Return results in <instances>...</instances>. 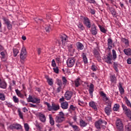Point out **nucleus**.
<instances>
[{"label": "nucleus", "mask_w": 131, "mask_h": 131, "mask_svg": "<svg viewBox=\"0 0 131 131\" xmlns=\"http://www.w3.org/2000/svg\"><path fill=\"white\" fill-rule=\"evenodd\" d=\"M45 105H47L48 107V110L49 111H58L59 109H60V105L59 104H55V103H52V105H51L48 102H46L44 103Z\"/></svg>", "instance_id": "obj_1"}, {"label": "nucleus", "mask_w": 131, "mask_h": 131, "mask_svg": "<svg viewBox=\"0 0 131 131\" xmlns=\"http://www.w3.org/2000/svg\"><path fill=\"white\" fill-rule=\"evenodd\" d=\"M65 115H64V113L62 112H59V116H57L55 117V122L57 123H62L64 120H65Z\"/></svg>", "instance_id": "obj_2"}, {"label": "nucleus", "mask_w": 131, "mask_h": 131, "mask_svg": "<svg viewBox=\"0 0 131 131\" xmlns=\"http://www.w3.org/2000/svg\"><path fill=\"white\" fill-rule=\"evenodd\" d=\"M116 126L118 131H123V123L120 119H117L116 121Z\"/></svg>", "instance_id": "obj_3"}, {"label": "nucleus", "mask_w": 131, "mask_h": 131, "mask_svg": "<svg viewBox=\"0 0 131 131\" xmlns=\"http://www.w3.org/2000/svg\"><path fill=\"white\" fill-rule=\"evenodd\" d=\"M100 95L102 97V100L104 101V102H105L106 105H108V103H110L111 104H112V101H110L109 98L107 97V95L106 94H105V93H104V92L101 91L100 92Z\"/></svg>", "instance_id": "obj_4"}, {"label": "nucleus", "mask_w": 131, "mask_h": 131, "mask_svg": "<svg viewBox=\"0 0 131 131\" xmlns=\"http://www.w3.org/2000/svg\"><path fill=\"white\" fill-rule=\"evenodd\" d=\"M106 124H107V122L102 119H99L95 122V126L97 129H101V126H104Z\"/></svg>", "instance_id": "obj_5"}, {"label": "nucleus", "mask_w": 131, "mask_h": 131, "mask_svg": "<svg viewBox=\"0 0 131 131\" xmlns=\"http://www.w3.org/2000/svg\"><path fill=\"white\" fill-rule=\"evenodd\" d=\"M75 61H76V59L74 57H70L68 58L67 61V66L70 68H71V67H73V66H74V64H75Z\"/></svg>", "instance_id": "obj_6"}, {"label": "nucleus", "mask_w": 131, "mask_h": 131, "mask_svg": "<svg viewBox=\"0 0 131 131\" xmlns=\"http://www.w3.org/2000/svg\"><path fill=\"white\" fill-rule=\"evenodd\" d=\"M28 102H31L33 104H39L40 103V99L29 95Z\"/></svg>", "instance_id": "obj_7"}, {"label": "nucleus", "mask_w": 131, "mask_h": 131, "mask_svg": "<svg viewBox=\"0 0 131 131\" xmlns=\"http://www.w3.org/2000/svg\"><path fill=\"white\" fill-rule=\"evenodd\" d=\"M122 107L123 108V110L125 113V114L131 120V111L130 110L127 108V107L125 106V105L122 104Z\"/></svg>", "instance_id": "obj_8"}, {"label": "nucleus", "mask_w": 131, "mask_h": 131, "mask_svg": "<svg viewBox=\"0 0 131 131\" xmlns=\"http://www.w3.org/2000/svg\"><path fill=\"white\" fill-rule=\"evenodd\" d=\"M111 103H108L107 106L104 108V112L105 114H107L108 116L111 114V112H112V108Z\"/></svg>", "instance_id": "obj_9"}, {"label": "nucleus", "mask_w": 131, "mask_h": 131, "mask_svg": "<svg viewBox=\"0 0 131 131\" xmlns=\"http://www.w3.org/2000/svg\"><path fill=\"white\" fill-rule=\"evenodd\" d=\"M83 24L85 25L86 27L87 28H91L92 26V24L91 23V20H90V19H89L88 17H83Z\"/></svg>", "instance_id": "obj_10"}, {"label": "nucleus", "mask_w": 131, "mask_h": 131, "mask_svg": "<svg viewBox=\"0 0 131 131\" xmlns=\"http://www.w3.org/2000/svg\"><path fill=\"white\" fill-rule=\"evenodd\" d=\"M26 55H27L26 49H25V47H23L20 54V59H22V60H25V59H26Z\"/></svg>", "instance_id": "obj_11"}, {"label": "nucleus", "mask_w": 131, "mask_h": 131, "mask_svg": "<svg viewBox=\"0 0 131 131\" xmlns=\"http://www.w3.org/2000/svg\"><path fill=\"white\" fill-rule=\"evenodd\" d=\"M9 128L10 129H17L19 130V129H22V126L19 124H12L9 126Z\"/></svg>", "instance_id": "obj_12"}, {"label": "nucleus", "mask_w": 131, "mask_h": 131, "mask_svg": "<svg viewBox=\"0 0 131 131\" xmlns=\"http://www.w3.org/2000/svg\"><path fill=\"white\" fill-rule=\"evenodd\" d=\"M90 32L92 35H97L98 34V29H97V26L95 24H92Z\"/></svg>", "instance_id": "obj_13"}, {"label": "nucleus", "mask_w": 131, "mask_h": 131, "mask_svg": "<svg viewBox=\"0 0 131 131\" xmlns=\"http://www.w3.org/2000/svg\"><path fill=\"white\" fill-rule=\"evenodd\" d=\"M37 116H38L40 121L41 122H43V123H45L47 120V117H46V115L45 114H42V113H38Z\"/></svg>", "instance_id": "obj_14"}, {"label": "nucleus", "mask_w": 131, "mask_h": 131, "mask_svg": "<svg viewBox=\"0 0 131 131\" xmlns=\"http://www.w3.org/2000/svg\"><path fill=\"white\" fill-rule=\"evenodd\" d=\"M105 62L106 63H107V64H112V55L111 53H109L107 55V56L104 58Z\"/></svg>", "instance_id": "obj_15"}, {"label": "nucleus", "mask_w": 131, "mask_h": 131, "mask_svg": "<svg viewBox=\"0 0 131 131\" xmlns=\"http://www.w3.org/2000/svg\"><path fill=\"white\" fill-rule=\"evenodd\" d=\"M61 39L62 46H66V45H67V41H68V39H67V36H66V35H63V36H61Z\"/></svg>", "instance_id": "obj_16"}, {"label": "nucleus", "mask_w": 131, "mask_h": 131, "mask_svg": "<svg viewBox=\"0 0 131 131\" xmlns=\"http://www.w3.org/2000/svg\"><path fill=\"white\" fill-rule=\"evenodd\" d=\"M60 106L62 109L63 110H66V109H68V106H69V104H68V102L65 101L61 102L60 103Z\"/></svg>", "instance_id": "obj_17"}, {"label": "nucleus", "mask_w": 131, "mask_h": 131, "mask_svg": "<svg viewBox=\"0 0 131 131\" xmlns=\"http://www.w3.org/2000/svg\"><path fill=\"white\" fill-rule=\"evenodd\" d=\"M94 84L91 83L90 85H89V92L91 98H93V93H94Z\"/></svg>", "instance_id": "obj_18"}, {"label": "nucleus", "mask_w": 131, "mask_h": 131, "mask_svg": "<svg viewBox=\"0 0 131 131\" xmlns=\"http://www.w3.org/2000/svg\"><path fill=\"white\" fill-rule=\"evenodd\" d=\"M64 97L67 100H70L71 97H72V92L70 91H67L64 94Z\"/></svg>", "instance_id": "obj_19"}, {"label": "nucleus", "mask_w": 131, "mask_h": 131, "mask_svg": "<svg viewBox=\"0 0 131 131\" xmlns=\"http://www.w3.org/2000/svg\"><path fill=\"white\" fill-rule=\"evenodd\" d=\"M3 20L4 21H5L6 24L7 26V28L10 30L11 29H12V24H11V22H10V21H9V20L6 19V18H3Z\"/></svg>", "instance_id": "obj_20"}, {"label": "nucleus", "mask_w": 131, "mask_h": 131, "mask_svg": "<svg viewBox=\"0 0 131 131\" xmlns=\"http://www.w3.org/2000/svg\"><path fill=\"white\" fill-rule=\"evenodd\" d=\"M89 106L91 107L92 109H94L95 111L98 110V108L97 107V105L96 103L94 101H91L89 102Z\"/></svg>", "instance_id": "obj_21"}, {"label": "nucleus", "mask_w": 131, "mask_h": 131, "mask_svg": "<svg viewBox=\"0 0 131 131\" xmlns=\"http://www.w3.org/2000/svg\"><path fill=\"white\" fill-rule=\"evenodd\" d=\"M76 46L77 47V50L79 51H82V50H83L84 48V46H83V45L80 43V42H77Z\"/></svg>", "instance_id": "obj_22"}, {"label": "nucleus", "mask_w": 131, "mask_h": 131, "mask_svg": "<svg viewBox=\"0 0 131 131\" xmlns=\"http://www.w3.org/2000/svg\"><path fill=\"white\" fill-rule=\"evenodd\" d=\"M113 46V41L111 38L107 39V47L109 50L112 49V46Z\"/></svg>", "instance_id": "obj_23"}, {"label": "nucleus", "mask_w": 131, "mask_h": 131, "mask_svg": "<svg viewBox=\"0 0 131 131\" xmlns=\"http://www.w3.org/2000/svg\"><path fill=\"white\" fill-rule=\"evenodd\" d=\"M121 41L125 44L126 48H128V47H129V42L128 41V40L127 39L125 38H122Z\"/></svg>", "instance_id": "obj_24"}, {"label": "nucleus", "mask_w": 131, "mask_h": 131, "mask_svg": "<svg viewBox=\"0 0 131 131\" xmlns=\"http://www.w3.org/2000/svg\"><path fill=\"white\" fill-rule=\"evenodd\" d=\"M46 79L47 80V82L49 85L52 86V85H53V84H54V80H53V79L49 78V76H47L46 77Z\"/></svg>", "instance_id": "obj_25"}, {"label": "nucleus", "mask_w": 131, "mask_h": 131, "mask_svg": "<svg viewBox=\"0 0 131 131\" xmlns=\"http://www.w3.org/2000/svg\"><path fill=\"white\" fill-rule=\"evenodd\" d=\"M123 52L126 56H131V49L126 48L124 49Z\"/></svg>", "instance_id": "obj_26"}, {"label": "nucleus", "mask_w": 131, "mask_h": 131, "mask_svg": "<svg viewBox=\"0 0 131 131\" xmlns=\"http://www.w3.org/2000/svg\"><path fill=\"white\" fill-rule=\"evenodd\" d=\"M88 125V123L85 122V121L83 120H81L80 121V126L81 127H85Z\"/></svg>", "instance_id": "obj_27"}, {"label": "nucleus", "mask_w": 131, "mask_h": 131, "mask_svg": "<svg viewBox=\"0 0 131 131\" xmlns=\"http://www.w3.org/2000/svg\"><path fill=\"white\" fill-rule=\"evenodd\" d=\"M119 90L121 95H123V94H124V89L122 88V85L121 83H119Z\"/></svg>", "instance_id": "obj_28"}, {"label": "nucleus", "mask_w": 131, "mask_h": 131, "mask_svg": "<svg viewBox=\"0 0 131 131\" xmlns=\"http://www.w3.org/2000/svg\"><path fill=\"white\" fill-rule=\"evenodd\" d=\"M111 81V82H113L114 83H116V77H115V75H113L110 76Z\"/></svg>", "instance_id": "obj_29"}, {"label": "nucleus", "mask_w": 131, "mask_h": 131, "mask_svg": "<svg viewBox=\"0 0 131 131\" xmlns=\"http://www.w3.org/2000/svg\"><path fill=\"white\" fill-rule=\"evenodd\" d=\"M0 88H1V89L7 88V83L6 82V81H2V82L0 83Z\"/></svg>", "instance_id": "obj_30"}, {"label": "nucleus", "mask_w": 131, "mask_h": 131, "mask_svg": "<svg viewBox=\"0 0 131 131\" xmlns=\"http://www.w3.org/2000/svg\"><path fill=\"white\" fill-rule=\"evenodd\" d=\"M120 107V106L119 105V104H117V103L115 104V105L113 108V111H115V112L118 111V110H119Z\"/></svg>", "instance_id": "obj_31"}, {"label": "nucleus", "mask_w": 131, "mask_h": 131, "mask_svg": "<svg viewBox=\"0 0 131 131\" xmlns=\"http://www.w3.org/2000/svg\"><path fill=\"white\" fill-rule=\"evenodd\" d=\"M75 85L76 88H78L80 85V79L78 78L74 81Z\"/></svg>", "instance_id": "obj_32"}, {"label": "nucleus", "mask_w": 131, "mask_h": 131, "mask_svg": "<svg viewBox=\"0 0 131 131\" xmlns=\"http://www.w3.org/2000/svg\"><path fill=\"white\" fill-rule=\"evenodd\" d=\"M94 56L97 60H100L101 59V56L100 55V53L98 51L94 52Z\"/></svg>", "instance_id": "obj_33"}, {"label": "nucleus", "mask_w": 131, "mask_h": 131, "mask_svg": "<svg viewBox=\"0 0 131 131\" xmlns=\"http://www.w3.org/2000/svg\"><path fill=\"white\" fill-rule=\"evenodd\" d=\"M82 57L83 58V61L84 64H88V58H86V55H85V54L82 53Z\"/></svg>", "instance_id": "obj_34"}, {"label": "nucleus", "mask_w": 131, "mask_h": 131, "mask_svg": "<svg viewBox=\"0 0 131 131\" xmlns=\"http://www.w3.org/2000/svg\"><path fill=\"white\" fill-rule=\"evenodd\" d=\"M124 99L127 106L131 108V103L129 100H128V99L126 97H125Z\"/></svg>", "instance_id": "obj_35"}, {"label": "nucleus", "mask_w": 131, "mask_h": 131, "mask_svg": "<svg viewBox=\"0 0 131 131\" xmlns=\"http://www.w3.org/2000/svg\"><path fill=\"white\" fill-rule=\"evenodd\" d=\"M49 119H50V123L51 125H54L55 124V121H54V119L53 117H52V115H49Z\"/></svg>", "instance_id": "obj_36"}, {"label": "nucleus", "mask_w": 131, "mask_h": 131, "mask_svg": "<svg viewBox=\"0 0 131 131\" xmlns=\"http://www.w3.org/2000/svg\"><path fill=\"white\" fill-rule=\"evenodd\" d=\"M112 54H113V59L114 61H115L116 58H117V55L116 54V51L115 50L113 49L112 50Z\"/></svg>", "instance_id": "obj_37"}, {"label": "nucleus", "mask_w": 131, "mask_h": 131, "mask_svg": "<svg viewBox=\"0 0 131 131\" xmlns=\"http://www.w3.org/2000/svg\"><path fill=\"white\" fill-rule=\"evenodd\" d=\"M15 92L16 93V95H17V96L18 97H19L20 98L24 97V95H23V94H22V93H21V92H20V91H19L18 90H15Z\"/></svg>", "instance_id": "obj_38"}, {"label": "nucleus", "mask_w": 131, "mask_h": 131, "mask_svg": "<svg viewBox=\"0 0 131 131\" xmlns=\"http://www.w3.org/2000/svg\"><path fill=\"white\" fill-rule=\"evenodd\" d=\"M12 100L14 103H19V99L16 96H13L12 97Z\"/></svg>", "instance_id": "obj_39"}, {"label": "nucleus", "mask_w": 131, "mask_h": 131, "mask_svg": "<svg viewBox=\"0 0 131 131\" xmlns=\"http://www.w3.org/2000/svg\"><path fill=\"white\" fill-rule=\"evenodd\" d=\"M0 100L1 101H5L6 100V96L4 94L0 93Z\"/></svg>", "instance_id": "obj_40"}, {"label": "nucleus", "mask_w": 131, "mask_h": 131, "mask_svg": "<svg viewBox=\"0 0 131 131\" xmlns=\"http://www.w3.org/2000/svg\"><path fill=\"white\" fill-rule=\"evenodd\" d=\"M24 128L26 131H29L30 127L29 126V125L28 124V123H25Z\"/></svg>", "instance_id": "obj_41"}, {"label": "nucleus", "mask_w": 131, "mask_h": 131, "mask_svg": "<svg viewBox=\"0 0 131 131\" xmlns=\"http://www.w3.org/2000/svg\"><path fill=\"white\" fill-rule=\"evenodd\" d=\"M19 54V50L16 49H13V55L14 57H17V55Z\"/></svg>", "instance_id": "obj_42"}, {"label": "nucleus", "mask_w": 131, "mask_h": 131, "mask_svg": "<svg viewBox=\"0 0 131 131\" xmlns=\"http://www.w3.org/2000/svg\"><path fill=\"white\" fill-rule=\"evenodd\" d=\"M99 27L100 28V31H101V32H103V33H106V32H107V31L106 30V29H105V28H104L103 27L99 26Z\"/></svg>", "instance_id": "obj_43"}, {"label": "nucleus", "mask_w": 131, "mask_h": 131, "mask_svg": "<svg viewBox=\"0 0 131 131\" xmlns=\"http://www.w3.org/2000/svg\"><path fill=\"white\" fill-rule=\"evenodd\" d=\"M78 27L79 28L80 30H84V27L83 25L81 23H79L78 24Z\"/></svg>", "instance_id": "obj_44"}, {"label": "nucleus", "mask_w": 131, "mask_h": 131, "mask_svg": "<svg viewBox=\"0 0 131 131\" xmlns=\"http://www.w3.org/2000/svg\"><path fill=\"white\" fill-rule=\"evenodd\" d=\"M125 128L127 131H131V126L129 124V123H128L127 125L125 126Z\"/></svg>", "instance_id": "obj_45"}, {"label": "nucleus", "mask_w": 131, "mask_h": 131, "mask_svg": "<svg viewBox=\"0 0 131 131\" xmlns=\"http://www.w3.org/2000/svg\"><path fill=\"white\" fill-rule=\"evenodd\" d=\"M56 81H57V84L59 86H62L63 85V84L62 83V81L59 79H56Z\"/></svg>", "instance_id": "obj_46"}, {"label": "nucleus", "mask_w": 131, "mask_h": 131, "mask_svg": "<svg viewBox=\"0 0 131 131\" xmlns=\"http://www.w3.org/2000/svg\"><path fill=\"white\" fill-rule=\"evenodd\" d=\"M62 79L63 84L66 85V84H67V79H66V77H62Z\"/></svg>", "instance_id": "obj_47"}, {"label": "nucleus", "mask_w": 131, "mask_h": 131, "mask_svg": "<svg viewBox=\"0 0 131 131\" xmlns=\"http://www.w3.org/2000/svg\"><path fill=\"white\" fill-rule=\"evenodd\" d=\"M112 15L114 17L116 15V11H115V9H112L110 10Z\"/></svg>", "instance_id": "obj_48"}, {"label": "nucleus", "mask_w": 131, "mask_h": 131, "mask_svg": "<svg viewBox=\"0 0 131 131\" xmlns=\"http://www.w3.org/2000/svg\"><path fill=\"white\" fill-rule=\"evenodd\" d=\"M51 66H52V67L53 68L57 67V64H56V61H55V59L52 60Z\"/></svg>", "instance_id": "obj_49"}, {"label": "nucleus", "mask_w": 131, "mask_h": 131, "mask_svg": "<svg viewBox=\"0 0 131 131\" xmlns=\"http://www.w3.org/2000/svg\"><path fill=\"white\" fill-rule=\"evenodd\" d=\"M45 29L46 30V32H50L51 31V27L50 25H48L46 27Z\"/></svg>", "instance_id": "obj_50"}, {"label": "nucleus", "mask_w": 131, "mask_h": 131, "mask_svg": "<svg viewBox=\"0 0 131 131\" xmlns=\"http://www.w3.org/2000/svg\"><path fill=\"white\" fill-rule=\"evenodd\" d=\"M18 113L20 118H21V119H23V113L21 112L20 110L18 111Z\"/></svg>", "instance_id": "obj_51"}, {"label": "nucleus", "mask_w": 131, "mask_h": 131, "mask_svg": "<svg viewBox=\"0 0 131 131\" xmlns=\"http://www.w3.org/2000/svg\"><path fill=\"white\" fill-rule=\"evenodd\" d=\"M53 71H54V72H55V73H57V74L59 73V69L57 67L54 68Z\"/></svg>", "instance_id": "obj_52"}, {"label": "nucleus", "mask_w": 131, "mask_h": 131, "mask_svg": "<svg viewBox=\"0 0 131 131\" xmlns=\"http://www.w3.org/2000/svg\"><path fill=\"white\" fill-rule=\"evenodd\" d=\"M72 127L74 128V130L77 131L78 130V126L75 125H71Z\"/></svg>", "instance_id": "obj_53"}, {"label": "nucleus", "mask_w": 131, "mask_h": 131, "mask_svg": "<svg viewBox=\"0 0 131 131\" xmlns=\"http://www.w3.org/2000/svg\"><path fill=\"white\" fill-rule=\"evenodd\" d=\"M91 69L93 71H97V67L95 65H93L91 67Z\"/></svg>", "instance_id": "obj_54"}, {"label": "nucleus", "mask_w": 131, "mask_h": 131, "mask_svg": "<svg viewBox=\"0 0 131 131\" xmlns=\"http://www.w3.org/2000/svg\"><path fill=\"white\" fill-rule=\"evenodd\" d=\"M6 54H7V52L6 51H2L1 53V56H2L3 58H4L6 56Z\"/></svg>", "instance_id": "obj_55"}, {"label": "nucleus", "mask_w": 131, "mask_h": 131, "mask_svg": "<svg viewBox=\"0 0 131 131\" xmlns=\"http://www.w3.org/2000/svg\"><path fill=\"white\" fill-rule=\"evenodd\" d=\"M29 107H30L31 108H37V106H36V105L31 103H30Z\"/></svg>", "instance_id": "obj_56"}, {"label": "nucleus", "mask_w": 131, "mask_h": 131, "mask_svg": "<svg viewBox=\"0 0 131 131\" xmlns=\"http://www.w3.org/2000/svg\"><path fill=\"white\" fill-rule=\"evenodd\" d=\"M87 2H89L90 4H96V1L95 0H85Z\"/></svg>", "instance_id": "obj_57"}, {"label": "nucleus", "mask_w": 131, "mask_h": 131, "mask_svg": "<svg viewBox=\"0 0 131 131\" xmlns=\"http://www.w3.org/2000/svg\"><path fill=\"white\" fill-rule=\"evenodd\" d=\"M90 13L92 15H95V14H96V12L95 11V10L92 9V8H90Z\"/></svg>", "instance_id": "obj_58"}, {"label": "nucleus", "mask_w": 131, "mask_h": 131, "mask_svg": "<svg viewBox=\"0 0 131 131\" xmlns=\"http://www.w3.org/2000/svg\"><path fill=\"white\" fill-rule=\"evenodd\" d=\"M70 108L71 110H73V111H74V110L76 109V107L74 106L73 105H71Z\"/></svg>", "instance_id": "obj_59"}, {"label": "nucleus", "mask_w": 131, "mask_h": 131, "mask_svg": "<svg viewBox=\"0 0 131 131\" xmlns=\"http://www.w3.org/2000/svg\"><path fill=\"white\" fill-rule=\"evenodd\" d=\"M61 90H62V86H59V87L57 89V92L60 93L61 92Z\"/></svg>", "instance_id": "obj_60"}, {"label": "nucleus", "mask_w": 131, "mask_h": 131, "mask_svg": "<svg viewBox=\"0 0 131 131\" xmlns=\"http://www.w3.org/2000/svg\"><path fill=\"white\" fill-rule=\"evenodd\" d=\"M64 101H65V99H64V97H62L61 98L59 99L60 103H63V102H64Z\"/></svg>", "instance_id": "obj_61"}, {"label": "nucleus", "mask_w": 131, "mask_h": 131, "mask_svg": "<svg viewBox=\"0 0 131 131\" xmlns=\"http://www.w3.org/2000/svg\"><path fill=\"white\" fill-rule=\"evenodd\" d=\"M67 46V47H68L69 48V50H72V45H67V44L66 45Z\"/></svg>", "instance_id": "obj_62"}, {"label": "nucleus", "mask_w": 131, "mask_h": 131, "mask_svg": "<svg viewBox=\"0 0 131 131\" xmlns=\"http://www.w3.org/2000/svg\"><path fill=\"white\" fill-rule=\"evenodd\" d=\"M37 52H38V54L40 55V54L41 53V49L38 48Z\"/></svg>", "instance_id": "obj_63"}, {"label": "nucleus", "mask_w": 131, "mask_h": 131, "mask_svg": "<svg viewBox=\"0 0 131 131\" xmlns=\"http://www.w3.org/2000/svg\"><path fill=\"white\" fill-rule=\"evenodd\" d=\"M127 64H131V58H129L127 59Z\"/></svg>", "instance_id": "obj_64"}]
</instances>
